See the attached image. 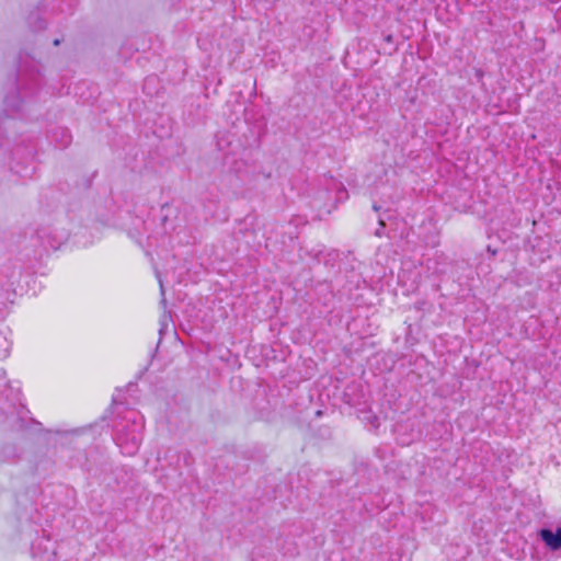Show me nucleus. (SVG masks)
Segmentation results:
<instances>
[{"label": "nucleus", "mask_w": 561, "mask_h": 561, "mask_svg": "<svg viewBox=\"0 0 561 561\" xmlns=\"http://www.w3.org/2000/svg\"><path fill=\"white\" fill-rule=\"evenodd\" d=\"M70 142V135L62 130V146H67Z\"/></svg>", "instance_id": "39448f33"}, {"label": "nucleus", "mask_w": 561, "mask_h": 561, "mask_svg": "<svg viewBox=\"0 0 561 561\" xmlns=\"http://www.w3.org/2000/svg\"><path fill=\"white\" fill-rule=\"evenodd\" d=\"M538 535L551 551L561 549V527L557 528L556 531H552L549 528H542L539 530Z\"/></svg>", "instance_id": "f03ea898"}, {"label": "nucleus", "mask_w": 561, "mask_h": 561, "mask_svg": "<svg viewBox=\"0 0 561 561\" xmlns=\"http://www.w3.org/2000/svg\"><path fill=\"white\" fill-rule=\"evenodd\" d=\"M187 457H188V455H185V456H184V461H185L186 463H187Z\"/></svg>", "instance_id": "f8f14e48"}, {"label": "nucleus", "mask_w": 561, "mask_h": 561, "mask_svg": "<svg viewBox=\"0 0 561 561\" xmlns=\"http://www.w3.org/2000/svg\"><path fill=\"white\" fill-rule=\"evenodd\" d=\"M144 417L137 412H129L116 425L115 443L125 455L133 456L142 440Z\"/></svg>", "instance_id": "f257e3e1"}, {"label": "nucleus", "mask_w": 561, "mask_h": 561, "mask_svg": "<svg viewBox=\"0 0 561 561\" xmlns=\"http://www.w3.org/2000/svg\"><path fill=\"white\" fill-rule=\"evenodd\" d=\"M380 228L375 231V236L381 237L382 236V228L385 227V221L380 218L379 219Z\"/></svg>", "instance_id": "423d86ee"}, {"label": "nucleus", "mask_w": 561, "mask_h": 561, "mask_svg": "<svg viewBox=\"0 0 561 561\" xmlns=\"http://www.w3.org/2000/svg\"><path fill=\"white\" fill-rule=\"evenodd\" d=\"M24 411V408H21V411L18 412V415H21V412Z\"/></svg>", "instance_id": "ddd939ff"}, {"label": "nucleus", "mask_w": 561, "mask_h": 561, "mask_svg": "<svg viewBox=\"0 0 561 561\" xmlns=\"http://www.w3.org/2000/svg\"><path fill=\"white\" fill-rule=\"evenodd\" d=\"M11 426L14 428H23L24 427L23 417L20 414L16 415V417L12 419Z\"/></svg>", "instance_id": "20e7f679"}, {"label": "nucleus", "mask_w": 561, "mask_h": 561, "mask_svg": "<svg viewBox=\"0 0 561 561\" xmlns=\"http://www.w3.org/2000/svg\"><path fill=\"white\" fill-rule=\"evenodd\" d=\"M154 80H156V78H154V77H152V78H147V79H146V83H145V84H146V85H148L150 82H153Z\"/></svg>", "instance_id": "6e6552de"}, {"label": "nucleus", "mask_w": 561, "mask_h": 561, "mask_svg": "<svg viewBox=\"0 0 561 561\" xmlns=\"http://www.w3.org/2000/svg\"><path fill=\"white\" fill-rule=\"evenodd\" d=\"M7 104L8 106L13 110V111H19L20 110V104H15V103H10V100L7 99Z\"/></svg>", "instance_id": "0eeeda50"}, {"label": "nucleus", "mask_w": 561, "mask_h": 561, "mask_svg": "<svg viewBox=\"0 0 561 561\" xmlns=\"http://www.w3.org/2000/svg\"><path fill=\"white\" fill-rule=\"evenodd\" d=\"M54 45H59V39H55Z\"/></svg>", "instance_id": "9d476101"}, {"label": "nucleus", "mask_w": 561, "mask_h": 561, "mask_svg": "<svg viewBox=\"0 0 561 561\" xmlns=\"http://www.w3.org/2000/svg\"><path fill=\"white\" fill-rule=\"evenodd\" d=\"M386 39H387L388 42H390V41H391V35L387 36V37H386Z\"/></svg>", "instance_id": "9b49d317"}, {"label": "nucleus", "mask_w": 561, "mask_h": 561, "mask_svg": "<svg viewBox=\"0 0 561 561\" xmlns=\"http://www.w3.org/2000/svg\"><path fill=\"white\" fill-rule=\"evenodd\" d=\"M160 288H161V294H162V296H164L163 285H162V283H161V282H160Z\"/></svg>", "instance_id": "1a4fd4ad"}, {"label": "nucleus", "mask_w": 561, "mask_h": 561, "mask_svg": "<svg viewBox=\"0 0 561 561\" xmlns=\"http://www.w3.org/2000/svg\"><path fill=\"white\" fill-rule=\"evenodd\" d=\"M36 238L38 244L44 249H58L60 242L51 234V231L48 228H42L36 231Z\"/></svg>", "instance_id": "7ed1b4c3"}]
</instances>
